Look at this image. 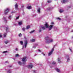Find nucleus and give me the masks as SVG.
<instances>
[{"label":"nucleus","instance_id":"1","mask_svg":"<svg viewBox=\"0 0 73 73\" xmlns=\"http://www.w3.org/2000/svg\"><path fill=\"white\" fill-rule=\"evenodd\" d=\"M54 41L53 39H49L48 40L46 41L45 42L47 44H50L51 42H53Z\"/></svg>","mask_w":73,"mask_h":73},{"label":"nucleus","instance_id":"2","mask_svg":"<svg viewBox=\"0 0 73 73\" xmlns=\"http://www.w3.org/2000/svg\"><path fill=\"white\" fill-rule=\"evenodd\" d=\"M10 10V9L9 8H7L5 10H4V12L5 15H7L8 13L9 12Z\"/></svg>","mask_w":73,"mask_h":73},{"label":"nucleus","instance_id":"3","mask_svg":"<svg viewBox=\"0 0 73 73\" xmlns=\"http://www.w3.org/2000/svg\"><path fill=\"white\" fill-rule=\"evenodd\" d=\"M27 44H28V41H27V40H26L25 41V45L23 46L22 49H23L24 48H25L26 47H27Z\"/></svg>","mask_w":73,"mask_h":73},{"label":"nucleus","instance_id":"4","mask_svg":"<svg viewBox=\"0 0 73 73\" xmlns=\"http://www.w3.org/2000/svg\"><path fill=\"white\" fill-rule=\"evenodd\" d=\"M23 62V64H25L27 61V58L26 57L23 58L22 60Z\"/></svg>","mask_w":73,"mask_h":73},{"label":"nucleus","instance_id":"5","mask_svg":"<svg viewBox=\"0 0 73 73\" xmlns=\"http://www.w3.org/2000/svg\"><path fill=\"white\" fill-rule=\"evenodd\" d=\"M33 66V64L32 63H30L29 65L27 66V68L29 69H32Z\"/></svg>","mask_w":73,"mask_h":73},{"label":"nucleus","instance_id":"6","mask_svg":"<svg viewBox=\"0 0 73 73\" xmlns=\"http://www.w3.org/2000/svg\"><path fill=\"white\" fill-rule=\"evenodd\" d=\"M53 50H54V48H53L50 51L49 53H48V56H50V55L52 54L53 53Z\"/></svg>","mask_w":73,"mask_h":73},{"label":"nucleus","instance_id":"7","mask_svg":"<svg viewBox=\"0 0 73 73\" xmlns=\"http://www.w3.org/2000/svg\"><path fill=\"white\" fill-rule=\"evenodd\" d=\"M66 59L67 60V62H69L70 58H69V55H67L66 56Z\"/></svg>","mask_w":73,"mask_h":73},{"label":"nucleus","instance_id":"8","mask_svg":"<svg viewBox=\"0 0 73 73\" xmlns=\"http://www.w3.org/2000/svg\"><path fill=\"white\" fill-rule=\"evenodd\" d=\"M53 25H50L48 27V30L49 31H51L52 30V29L53 28Z\"/></svg>","mask_w":73,"mask_h":73},{"label":"nucleus","instance_id":"9","mask_svg":"<svg viewBox=\"0 0 73 73\" xmlns=\"http://www.w3.org/2000/svg\"><path fill=\"white\" fill-rule=\"evenodd\" d=\"M40 29H41L42 30H45V27L44 26H41L40 27Z\"/></svg>","mask_w":73,"mask_h":73},{"label":"nucleus","instance_id":"10","mask_svg":"<svg viewBox=\"0 0 73 73\" xmlns=\"http://www.w3.org/2000/svg\"><path fill=\"white\" fill-rule=\"evenodd\" d=\"M68 1V0H62L61 2L62 3H67Z\"/></svg>","mask_w":73,"mask_h":73},{"label":"nucleus","instance_id":"11","mask_svg":"<svg viewBox=\"0 0 73 73\" xmlns=\"http://www.w3.org/2000/svg\"><path fill=\"white\" fill-rule=\"evenodd\" d=\"M15 9L16 10H17L18 9V5H17V3H16L15 5Z\"/></svg>","mask_w":73,"mask_h":73},{"label":"nucleus","instance_id":"12","mask_svg":"<svg viewBox=\"0 0 73 73\" xmlns=\"http://www.w3.org/2000/svg\"><path fill=\"white\" fill-rule=\"evenodd\" d=\"M45 28H48L49 27V25L47 23H46V24L45 25Z\"/></svg>","mask_w":73,"mask_h":73},{"label":"nucleus","instance_id":"13","mask_svg":"<svg viewBox=\"0 0 73 73\" xmlns=\"http://www.w3.org/2000/svg\"><path fill=\"white\" fill-rule=\"evenodd\" d=\"M60 60L61 58L60 57L58 58V59H57V60L58 62H61V61Z\"/></svg>","mask_w":73,"mask_h":73},{"label":"nucleus","instance_id":"14","mask_svg":"<svg viewBox=\"0 0 73 73\" xmlns=\"http://www.w3.org/2000/svg\"><path fill=\"white\" fill-rule=\"evenodd\" d=\"M56 70L57 72H58V73L60 72V70L59 69H58V68H56Z\"/></svg>","mask_w":73,"mask_h":73},{"label":"nucleus","instance_id":"15","mask_svg":"<svg viewBox=\"0 0 73 73\" xmlns=\"http://www.w3.org/2000/svg\"><path fill=\"white\" fill-rule=\"evenodd\" d=\"M3 20L4 21L5 23H7V20H6V18L5 17H3Z\"/></svg>","mask_w":73,"mask_h":73},{"label":"nucleus","instance_id":"16","mask_svg":"<svg viewBox=\"0 0 73 73\" xmlns=\"http://www.w3.org/2000/svg\"><path fill=\"white\" fill-rule=\"evenodd\" d=\"M53 9V7H52L50 8H48V11H51Z\"/></svg>","mask_w":73,"mask_h":73},{"label":"nucleus","instance_id":"17","mask_svg":"<svg viewBox=\"0 0 73 73\" xmlns=\"http://www.w3.org/2000/svg\"><path fill=\"white\" fill-rule=\"evenodd\" d=\"M49 39H50L49 38L48 36H46L45 38V40H46V41H47V40H49Z\"/></svg>","mask_w":73,"mask_h":73},{"label":"nucleus","instance_id":"18","mask_svg":"<svg viewBox=\"0 0 73 73\" xmlns=\"http://www.w3.org/2000/svg\"><path fill=\"white\" fill-rule=\"evenodd\" d=\"M40 8H38L37 10V12L38 13H40Z\"/></svg>","mask_w":73,"mask_h":73},{"label":"nucleus","instance_id":"19","mask_svg":"<svg viewBox=\"0 0 73 73\" xmlns=\"http://www.w3.org/2000/svg\"><path fill=\"white\" fill-rule=\"evenodd\" d=\"M23 24V22L22 21H20L18 23V24L19 25H22V24Z\"/></svg>","mask_w":73,"mask_h":73},{"label":"nucleus","instance_id":"20","mask_svg":"<svg viewBox=\"0 0 73 73\" xmlns=\"http://www.w3.org/2000/svg\"><path fill=\"white\" fill-rule=\"evenodd\" d=\"M38 46V44H35V46H33V48H34V49H35L36 48V46Z\"/></svg>","mask_w":73,"mask_h":73},{"label":"nucleus","instance_id":"21","mask_svg":"<svg viewBox=\"0 0 73 73\" xmlns=\"http://www.w3.org/2000/svg\"><path fill=\"white\" fill-rule=\"evenodd\" d=\"M12 72V71L11 70H9L7 71V73H11Z\"/></svg>","mask_w":73,"mask_h":73},{"label":"nucleus","instance_id":"22","mask_svg":"<svg viewBox=\"0 0 73 73\" xmlns=\"http://www.w3.org/2000/svg\"><path fill=\"white\" fill-rule=\"evenodd\" d=\"M27 8L28 9H32V7H31V6H28L27 7Z\"/></svg>","mask_w":73,"mask_h":73},{"label":"nucleus","instance_id":"23","mask_svg":"<svg viewBox=\"0 0 73 73\" xmlns=\"http://www.w3.org/2000/svg\"><path fill=\"white\" fill-rule=\"evenodd\" d=\"M59 12L60 13H62V12H64V10L62 9H60L59 11Z\"/></svg>","mask_w":73,"mask_h":73},{"label":"nucleus","instance_id":"24","mask_svg":"<svg viewBox=\"0 0 73 73\" xmlns=\"http://www.w3.org/2000/svg\"><path fill=\"white\" fill-rule=\"evenodd\" d=\"M56 62L55 61H53V62H52V65H55V64H56Z\"/></svg>","mask_w":73,"mask_h":73},{"label":"nucleus","instance_id":"25","mask_svg":"<svg viewBox=\"0 0 73 73\" xmlns=\"http://www.w3.org/2000/svg\"><path fill=\"white\" fill-rule=\"evenodd\" d=\"M18 63L19 65H21L22 64V63L20 61L18 62Z\"/></svg>","mask_w":73,"mask_h":73},{"label":"nucleus","instance_id":"26","mask_svg":"<svg viewBox=\"0 0 73 73\" xmlns=\"http://www.w3.org/2000/svg\"><path fill=\"white\" fill-rule=\"evenodd\" d=\"M30 28V26H27L26 29H28Z\"/></svg>","mask_w":73,"mask_h":73},{"label":"nucleus","instance_id":"27","mask_svg":"<svg viewBox=\"0 0 73 73\" xmlns=\"http://www.w3.org/2000/svg\"><path fill=\"white\" fill-rule=\"evenodd\" d=\"M6 31L7 32H8V27H7L6 28Z\"/></svg>","mask_w":73,"mask_h":73},{"label":"nucleus","instance_id":"28","mask_svg":"<svg viewBox=\"0 0 73 73\" xmlns=\"http://www.w3.org/2000/svg\"><path fill=\"white\" fill-rule=\"evenodd\" d=\"M31 41H32V42H35V39H33L31 40Z\"/></svg>","mask_w":73,"mask_h":73},{"label":"nucleus","instance_id":"29","mask_svg":"<svg viewBox=\"0 0 73 73\" xmlns=\"http://www.w3.org/2000/svg\"><path fill=\"white\" fill-rule=\"evenodd\" d=\"M7 35V33H5L4 34V37H6V36Z\"/></svg>","mask_w":73,"mask_h":73},{"label":"nucleus","instance_id":"30","mask_svg":"<svg viewBox=\"0 0 73 73\" xmlns=\"http://www.w3.org/2000/svg\"><path fill=\"white\" fill-rule=\"evenodd\" d=\"M12 17V16H11V15H10L9 17V20H11V18Z\"/></svg>","mask_w":73,"mask_h":73},{"label":"nucleus","instance_id":"31","mask_svg":"<svg viewBox=\"0 0 73 73\" xmlns=\"http://www.w3.org/2000/svg\"><path fill=\"white\" fill-rule=\"evenodd\" d=\"M20 43L21 45H23V41H20Z\"/></svg>","mask_w":73,"mask_h":73},{"label":"nucleus","instance_id":"32","mask_svg":"<svg viewBox=\"0 0 73 73\" xmlns=\"http://www.w3.org/2000/svg\"><path fill=\"white\" fill-rule=\"evenodd\" d=\"M19 55L18 54H16L15 55V57H19Z\"/></svg>","mask_w":73,"mask_h":73},{"label":"nucleus","instance_id":"33","mask_svg":"<svg viewBox=\"0 0 73 73\" xmlns=\"http://www.w3.org/2000/svg\"><path fill=\"white\" fill-rule=\"evenodd\" d=\"M34 32H35V30H33V31H32L31 32H30V33H33Z\"/></svg>","mask_w":73,"mask_h":73},{"label":"nucleus","instance_id":"34","mask_svg":"<svg viewBox=\"0 0 73 73\" xmlns=\"http://www.w3.org/2000/svg\"><path fill=\"white\" fill-rule=\"evenodd\" d=\"M19 37H21L22 36V35H21V34L20 33L19 35Z\"/></svg>","mask_w":73,"mask_h":73},{"label":"nucleus","instance_id":"35","mask_svg":"<svg viewBox=\"0 0 73 73\" xmlns=\"http://www.w3.org/2000/svg\"><path fill=\"white\" fill-rule=\"evenodd\" d=\"M8 52V51H3V53H7Z\"/></svg>","mask_w":73,"mask_h":73},{"label":"nucleus","instance_id":"36","mask_svg":"<svg viewBox=\"0 0 73 73\" xmlns=\"http://www.w3.org/2000/svg\"><path fill=\"white\" fill-rule=\"evenodd\" d=\"M5 44H8V41H5Z\"/></svg>","mask_w":73,"mask_h":73},{"label":"nucleus","instance_id":"37","mask_svg":"<svg viewBox=\"0 0 73 73\" xmlns=\"http://www.w3.org/2000/svg\"><path fill=\"white\" fill-rule=\"evenodd\" d=\"M47 2L48 3H50L52 2V1H51L50 0H48L47 1Z\"/></svg>","mask_w":73,"mask_h":73},{"label":"nucleus","instance_id":"38","mask_svg":"<svg viewBox=\"0 0 73 73\" xmlns=\"http://www.w3.org/2000/svg\"><path fill=\"white\" fill-rule=\"evenodd\" d=\"M25 27H23L22 28V30L23 31H25Z\"/></svg>","mask_w":73,"mask_h":73},{"label":"nucleus","instance_id":"39","mask_svg":"<svg viewBox=\"0 0 73 73\" xmlns=\"http://www.w3.org/2000/svg\"><path fill=\"white\" fill-rule=\"evenodd\" d=\"M51 25H54V22H51Z\"/></svg>","mask_w":73,"mask_h":73},{"label":"nucleus","instance_id":"40","mask_svg":"<svg viewBox=\"0 0 73 73\" xmlns=\"http://www.w3.org/2000/svg\"><path fill=\"white\" fill-rule=\"evenodd\" d=\"M15 50H16V51H18L19 50L18 49V48H16Z\"/></svg>","mask_w":73,"mask_h":73},{"label":"nucleus","instance_id":"41","mask_svg":"<svg viewBox=\"0 0 73 73\" xmlns=\"http://www.w3.org/2000/svg\"><path fill=\"white\" fill-rule=\"evenodd\" d=\"M16 12V11H12L11 13H15Z\"/></svg>","mask_w":73,"mask_h":73},{"label":"nucleus","instance_id":"42","mask_svg":"<svg viewBox=\"0 0 73 73\" xmlns=\"http://www.w3.org/2000/svg\"><path fill=\"white\" fill-rule=\"evenodd\" d=\"M57 20H61V19H60V18H57Z\"/></svg>","mask_w":73,"mask_h":73},{"label":"nucleus","instance_id":"43","mask_svg":"<svg viewBox=\"0 0 73 73\" xmlns=\"http://www.w3.org/2000/svg\"><path fill=\"white\" fill-rule=\"evenodd\" d=\"M41 29H40H40L39 30V32H41Z\"/></svg>","mask_w":73,"mask_h":73},{"label":"nucleus","instance_id":"44","mask_svg":"<svg viewBox=\"0 0 73 73\" xmlns=\"http://www.w3.org/2000/svg\"><path fill=\"white\" fill-rule=\"evenodd\" d=\"M37 50L38 52H41L40 50Z\"/></svg>","mask_w":73,"mask_h":73},{"label":"nucleus","instance_id":"45","mask_svg":"<svg viewBox=\"0 0 73 73\" xmlns=\"http://www.w3.org/2000/svg\"><path fill=\"white\" fill-rule=\"evenodd\" d=\"M19 16H18V17H17L16 18V19L17 20V19H19Z\"/></svg>","mask_w":73,"mask_h":73},{"label":"nucleus","instance_id":"46","mask_svg":"<svg viewBox=\"0 0 73 73\" xmlns=\"http://www.w3.org/2000/svg\"><path fill=\"white\" fill-rule=\"evenodd\" d=\"M2 37V35L1 34H0V38Z\"/></svg>","mask_w":73,"mask_h":73},{"label":"nucleus","instance_id":"47","mask_svg":"<svg viewBox=\"0 0 73 73\" xmlns=\"http://www.w3.org/2000/svg\"><path fill=\"white\" fill-rule=\"evenodd\" d=\"M21 8H24V5H22L21 6Z\"/></svg>","mask_w":73,"mask_h":73},{"label":"nucleus","instance_id":"48","mask_svg":"<svg viewBox=\"0 0 73 73\" xmlns=\"http://www.w3.org/2000/svg\"><path fill=\"white\" fill-rule=\"evenodd\" d=\"M42 54H43V56H45V54H44V53H43V52H42Z\"/></svg>","mask_w":73,"mask_h":73},{"label":"nucleus","instance_id":"49","mask_svg":"<svg viewBox=\"0 0 73 73\" xmlns=\"http://www.w3.org/2000/svg\"><path fill=\"white\" fill-rule=\"evenodd\" d=\"M5 63H8V61H6L5 62Z\"/></svg>","mask_w":73,"mask_h":73},{"label":"nucleus","instance_id":"50","mask_svg":"<svg viewBox=\"0 0 73 73\" xmlns=\"http://www.w3.org/2000/svg\"><path fill=\"white\" fill-rule=\"evenodd\" d=\"M34 73H36V71L35 70H34Z\"/></svg>","mask_w":73,"mask_h":73},{"label":"nucleus","instance_id":"51","mask_svg":"<svg viewBox=\"0 0 73 73\" xmlns=\"http://www.w3.org/2000/svg\"><path fill=\"white\" fill-rule=\"evenodd\" d=\"M70 50L71 52H72V49H71L70 48Z\"/></svg>","mask_w":73,"mask_h":73},{"label":"nucleus","instance_id":"52","mask_svg":"<svg viewBox=\"0 0 73 73\" xmlns=\"http://www.w3.org/2000/svg\"><path fill=\"white\" fill-rule=\"evenodd\" d=\"M72 32H73V30H72ZM72 38H73V36L72 37Z\"/></svg>","mask_w":73,"mask_h":73},{"label":"nucleus","instance_id":"53","mask_svg":"<svg viewBox=\"0 0 73 73\" xmlns=\"http://www.w3.org/2000/svg\"><path fill=\"white\" fill-rule=\"evenodd\" d=\"M9 67H10V68H11V67H12V66H9Z\"/></svg>","mask_w":73,"mask_h":73},{"label":"nucleus","instance_id":"54","mask_svg":"<svg viewBox=\"0 0 73 73\" xmlns=\"http://www.w3.org/2000/svg\"><path fill=\"white\" fill-rule=\"evenodd\" d=\"M36 55H37L35 54V56H36Z\"/></svg>","mask_w":73,"mask_h":73},{"label":"nucleus","instance_id":"55","mask_svg":"<svg viewBox=\"0 0 73 73\" xmlns=\"http://www.w3.org/2000/svg\"><path fill=\"white\" fill-rule=\"evenodd\" d=\"M15 1H17V0H15Z\"/></svg>","mask_w":73,"mask_h":73}]
</instances>
